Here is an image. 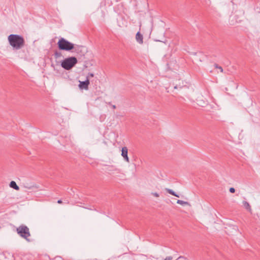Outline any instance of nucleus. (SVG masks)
Segmentation results:
<instances>
[{
	"label": "nucleus",
	"mask_w": 260,
	"mask_h": 260,
	"mask_svg": "<svg viewBox=\"0 0 260 260\" xmlns=\"http://www.w3.org/2000/svg\"><path fill=\"white\" fill-rule=\"evenodd\" d=\"M9 44L16 50H19L24 47L25 40L23 37L19 35L11 34L8 37Z\"/></svg>",
	"instance_id": "nucleus-1"
},
{
	"label": "nucleus",
	"mask_w": 260,
	"mask_h": 260,
	"mask_svg": "<svg viewBox=\"0 0 260 260\" xmlns=\"http://www.w3.org/2000/svg\"><path fill=\"white\" fill-rule=\"evenodd\" d=\"M17 234L22 238L24 239L28 242H30L31 240L29 238L30 236V233L29 228L23 224L20 225L16 229Z\"/></svg>",
	"instance_id": "nucleus-2"
},
{
	"label": "nucleus",
	"mask_w": 260,
	"mask_h": 260,
	"mask_svg": "<svg viewBox=\"0 0 260 260\" xmlns=\"http://www.w3.org/2000/svg\"><path fill=\"white\" fill-rule=\"evenodd\" d=\"M57 45L58 49L61 50L70 51L74 48V44L63 38H61L59 39Z\"/></svg>",
	"instance_id": "nucleus-3"
},
{
	"label": "nucleus",
	"mask_w": 260,
	"mask_h": 260,
	"mask_svg": "<svg viewBox=\"0 0 260 260\" xmlns=\"http://www.w3.org/2000/svg\"><path fill=\"white\" fill-rule=\"evenodd\" d=\"M77 62V59L75 57H69L62 61L61 66L64 69L70 70L75 66Z\"/></svg>",
	"instance_id": "nucleus-4"
},
{
	"label": "nucleus",
	"mask_w": 260,
	"mask_h": 260,
	"mask_svg": "<svg viewBox=\"0 0 260 260\" xmlns=\"http://www.w3.org/2000/svg\"><path fill=\"white\" fill-rule=\"evenodd\" d=\"M90 84L88 78L87 77L86 79L84 81H79V88L81 89H84L87 90L88 89V85Z\"/></svg>",
	"instance_id": "nucleus-5"
},
{
	"label": "nucleus",
	"mask_w": 260,
	"mask_h": 260,
	"mask_svg": "<svg viewBox=\"0 0 260 260\" xmlns=\"http://www.w3.org/2000/svg\"><path fill=\"white\" fill-rule=\"evenodd\" d=\"M128 149L126 147H123L121 150V156L127 162H129V158L127 155Z\"/></svg>",
	"instance_id": "nucleus-6"
},
{
	"label": "nucleus",
	"mask_w": 260,
	"mask_h": 260,
	"mask_svg": "<svg viewBox=\"0 0 260 260\" xmlns=\"http://www.w3.org/2000/svg\"><path fill=\"white\" fill-rule=\"evenodd\" d=\"M136 39L139 44H142L143 43V35L139 31L136 34Z\"/></svg>",
	"instance_id": "nucleus-7"
},
{
	"label": "nucleus",
	"mask_w": 260,
	"mask_h": 260,
	"mask_svg": "<svg viewBox=\"0 0 260 260\" xmlns=\"http://www.w3.org/2000/svg\"><path fill=\"white\" fill-rule=\"evenodd\" d=\"M84 48V46L78 45H74V48L73 49L74 50V52L79 53L82 52L83 49Z\"/></svg>",
	"instance_id": "nucleus-8"
},
{
	"label": "nucleus",
	"mask_w": 260,
	"mask_h": 260,
	"mask_svg": "<svg viewBox=\"0 0 260 260\" xmlns=\"http://www.w3.org/2000/svg\"><path fill=\"white\" fill-rule=\"evenodd\" d=\"M9 185L11 188H13L16 190H19V187L17 185L16 183L14 181H11Z\"/></svg>",
	"instance_id": "nucleus-9"
},
{
	"label": "nucleus",
	"mask_w": 260,
	"mask_h": 260,
	"mask_svg": "<svg viewBox=\"0 0 260 260\" xmlns=\"http://www.w3.org/2000/svg\"><path fill=\"white\" fill-rule=\"evenodd\" d=\"M166 191H167V192H168L169 193L171 194V195H173V196H174L175 197H178V198L179 197V196L178 194H177L172 189L167 188L166 189Z\"/></svg>",
	"instance_id": "nucleus-10"
},
{
	"label": "nucleus",
	"mask_w": 260,
	"mask_h": 260,
	"mask_svg": "<svg viewBox=\"0 0 260 260\" xmlns=\"http://www.w3.org/2000/svg\"><path fill=\"white\" fill-rule=\"evenodd\" d=\"M177 203L182 205H190L188 202L180 200H177Z\"/></svg>",
	"instance_id": "nucleus-11"
},
{
	"label": "nucleus",
	"mask_w": 260,
	"mask_h": 260,
	"mask_svg": "<svg viewBox=\"0 0 260 260\" xmlns=\"http://www.w3.org/2000/svg\"><path fill=\"white\" fill-rule=\"evenodd\" d=\"M243 204L244 206L247 210H251V207H250L249 204L247 202L243 201Z\"/></svg>",
	"instance_id": "nucleus-12"
},
{
	"label": "nucleus",
	"mask_w": 260,
	"mask_h": 260,
	"mask_svg": "<svg viewBox=\"0 0 260 260\" xmlns=\"http://www.w3.org/2000/svg\"><path fill=\"white\" fill-rule=\"evenodd\" d=\"M61 55V54L60 52H58L57 51H56L55 52H54V56L56 58H57L59 57H60Z\"/></svg>",
	"instance_id": "nucleus-13"
},
{
	"label": "nucleus",
	"mask_w": 260,
	"mask_h": 260,
	"mask_svg": "<svg viewBox=\"0 0 260 260\" xmlns=\"http://www.w3.org/2000/svg\"><path fill=\"white\" fill-rule=\"evenodd\" d=\"M214 67H215V68L219 69L221 72H223L222 68L221 67H220V66H219L217 64H214Z\"/></svg>",
	"instance_id": "nucleus-14"
},
{
	"label": "nucleus",
	"mask_w": 260,
	"mask_h": 260,
	"mask_svg": "<svg viewBox=\"0 0 260 260\" xmlns=\"http://www.w3.org/2000/svg\"><path fill=\"white\" fill-rule=\"evenodd\" d=\"M109 171H114L116 172L117 173H119L121 171L120 169H118V168H115V169H113V170H109Z\"/></svg>",
	"instance_id": "nucleus-15"
},
{
	"label": "nucleus",
	"mask_w": 260,
	"mask_h": 260,
	"mask_svg": "<svg viewBox=\"0 0 260 260\" xmlns=\"http://www.w3.org/2000/svg\"><path fill=\"white\" fill-rule=\"evenodd\" d=\"M183 87V86L182 85H177V84H176L175 85H174V89H178V88H181Z\"/></svg>",
	"instance_id": "nucleus-16"
},
{
	"label": "nucleus",
	"mask_w": 260,
	"mask_h": 260,
	"mask_svg": "<svg viewBox=\"0 0 260 260\" xmlns=\"http://www.w3.org/2000/svg\"><path fill=\"white\" fill-rule=\"evenodd\" d=\"M229 191L231 193H234L235 192V189L234 187L230 188Z\"/></svg>",
	"instance_id": "nucleus-17"
},
{
	"label": "nucleus",
	"mask_w": 260,
	"mask_h": 260,
	"mask_svg": "<svg viewBox=\"0 0 260 260\" xmlns=\"http://www.w3.org/2000/svg\"><path fill=\"white\" fill-rule=\"evenodd\" d=\"M152 194L155 197H159V194L158 193H157V192H152Z\"/></svg>",
	"instance_id": "nucleus-18"
},
{
	"label": "nucleus",
	"mask_w": 260,
	"mask_h": 260,
	"mask_svg": "<svg viewBox=\"0 0 260 260\" xmlns=\"http://www.w3.org/2000/svg\"><path fill=\"white\" fill-rule=\"evenodd\" d=\"M172 257L170 256H167L164 260H172Z\"/></svg>",
	"instance_id": "nucleus-19"
},
{
	"label": "nucleus",
	"mask_w": 260,
	"mask_h": 260,
	"mask_svg": "<svg viewBox=\"0 0 260 260\" xmlns=\"http://www.w3.org/2000/svg\"><path fill=\"white\" fill-rule=\"evenodd\" d=\"M109 105H111V106H112V107L113 108V109H116V106H115V105H112V104H111V103L110 102V103H109Z\"/></svg>",
	"instance_id": "nucleus-20"
},
{
	"label": "nucleus",
	"mask_w": 260,
	"mask_h": 260,
	"mask_svg": "<svg viewBox=\"0 0 260 260\" xmlns=\"http://www.w3.org/2000/svg\"><path fill=\"white\" fill-rule=\"evenodd\" d=\"M62 203V201H61V200H58L57 201V203L58 204H61Z\"/></svg>",
	"instance_id": "nucleus-21"
},
{
	"label": "nucleus",
	"mask_w": 260,
	"mask_h": 260,
	"mask_svg": "<svg viewBox=\"0 0 260 260\" xmlns=\"http://www.w3.org/2000/svg\"><path fill=\"white\" fill-rule=\"evenodd\" d=\"M64 204H68L69 203V201L68 200H64V202H63Z\"/></svg>",
	"instance_id": "nucleus-22"
},
{
	"label": "nucleus",
	"mask_w": 260,
	"mask_h": 260,
	"mask_svg": "<svg viewBox=\"0 0 260 260\" xmlns=\"http://www.w3.org/2000/svg\"><path fill=\"white\" fill-rule=\"evenodd\" d=\"M89 75L91 77H93V74H92V73H89Z\"/></svg>",
	"instance_id": "nucleus-23"
},
{
	"label": "nucleus",
	"mask_w": 260,
	"mask_h": 260,
	"mask_svg": "<svg viewBox=\"0 0 260 260\" xmlns=\"http://www.w3.org/2000/svg\"><path fill=\"white\" fill-rule=\"evenodd\" d=\"M84 208H85V209H89V208H87V207H84ZM90 210H91V209H90Z\"/></svg>",
	"instance_id": "nucleus-24"
}]
</instances>
